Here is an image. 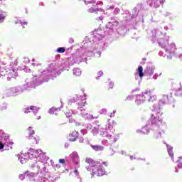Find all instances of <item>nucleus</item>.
<instances>
[{"label": "nucleus", "instance_id": "nucleus-34", "mask_svg": "<svg viewBox=\"0 0 182 182\" xmlns=\"http://www.w3.org/2000/svg\"><path fill=\"white\" fill-rule=\"evenodd\" d=\"M119 139H120V135L119 134H117L112 140V139H109L110 140L109 144H111V145L114 144V143H116V141H117V140H119Z\"/></svg>", "mask_w": 182, "mask_h": 182}, {"label": "nucleus", "instance_id": "nucleus-56", "mask_svg": "<svg viewBox=\"0 0 182 182\" xmlns=\"http://www.w3.org/2000/svg\"><path fill=\"white\" fill-rule=\"evenodd\" d=\"M133 12H134V14L132 15V18H134V16H136V14H137V8L136 7L134 8Z\"/></svg>", "mask_w": 182, "mask_h": 182}, {"label": "nucleus", "instance_id": "nucleus-10", "mask_svg": "<svg viewBox=\"0 0 182 182\" xmlns=\"http://www.w3.org/2000/svg\"><path fill=\"white\" fill-rule=\"evenodd\" d=\"M157 122V115L154 114H151L150 119L147 122L146 124L141 129H137L136 133H141V134H149L150 130L153 131L154 123Z\"/></svg>", "mask_w": 182, "mask_h": 182}, {"label": "nucleus", "instance_id": "nucleus-58", "mask_svg": "<svg viewBox=\"0 0 182 182\" xmlns=\"http://www.w3.org/2000/svg\"><path fill=\"white\" fill-rule=\"evenodd\" d=\"M22 22H23L22 20H21V19H17V20L15 21V23H16V25H18V23H20V25H22Z\"/></svg>", "mask_w": 182, "mask_h": 182}, {"label": "nucleus", "instance_id": "nucleus-13", "mask_svg": "<svg viewBox=\"0 0 182 182\" xmlns=\"http://www.w3.org/2000/svg\"><path fill=\"white\" fill-rule=\"evenodd\" d=\"M114 126H116V122L109 119L105 131H100V136H102V137H107L109 140L112 139L113 135L112 134H113V132H114V129H113Z\"/></svg>", "mask_w": 182, "mask_h": 182}, {"label": "nucleus", "instance_id": "nucleus-9", "mask_svg": "<svg viewBox=\"0 0 182 182\" xmlns=\"http://www.w3.org/2000/svg\"><path fill=\"white\" fill-rule=\"evenodd\" d=\"M154 67H146V70H144V73H143V67L139 66L138 67V72L135 73V80L136 82H138V85H140L143 80V76H148L149 77H151V76H153V74L154 73Z\"/></svg>", "mask_w": 182, "mask_h": 182}, {"label": "nucleus", "instance_id": "nucleus-31", "mask_svg": "<svg viewBox=\"0 0 182 182\" xmlns=\"http://www.w3.org/2000/svg\"><path fill=\"white\" fill-rule=\"evenodd\" d=\"M73 138H70L69 140L70 141H76L77 137H79V132L74 131L71 134Z\"/></svg>", "mask_w": 182, "mask_h": 182}, {"label": "nucleus", "instance_id": "nucleus-53", "mask_svg": "<svg viewBox=\"0 0 182 182\" xmlns=\"http://www.w3.org/2000/svg\"><path fill=\"white\" fill-rule=\"evenodd\" d=\"M78 141L79 143H83L85 141V138H83V136L78 137Z\"/></svg>", "mask_w": 182, "mask_h": 182}, {"label": "nucleus", "instance_id": "nucleus-59", "mask_svg": "<svg viewBox=\"0 0 182 182\" xmlns=\"http://www.w3.org/2000/svg\"><path fill=\"white\" fill-rule=\"evenodd\" d=\"M170 15H171V13L166 11L165 13H163V16H170Z\"/></svg>", "mask_w": 182, "mask_h": 182}, {"label": "nucleus", "instance_id": "nucleus-64", "mask_svg": "<svg viewBox=\"0 0 182 182\" xmlns=\"http://www.w3.org/2000/svg\"><path fill=\"white\" fill-rule=\"evenodd\" d=\"M59 163H60L61 164H64L65 159H59Z\"/></svg>", "mask_w": 182, "mask_h": 182}, {"label": "nucleus", "instance_id": "nucleus-18", "mask_svg": "<svg viewBox=\"0 0 182 182\" xmlns=\"http://www.w3.org/2000/svg\"><path fill=\"white\" fill-rule=\"evenodd\" d=\"M69 100L68 101V104L69 105H72V103L75 104V107H74V109L73 110H70L68 112L65 113V116L66 117H72V114H79V109H77V102H75L74 100Z\"/></svg>", "mask_w": 182, "mask_h": 182}, {"label": "nucleus", "instance_id": "nucleus-52", "mask_svg": "<svg viewBox=\"0 0 182 182\" xmlns=\"http://www.w3.org/2000/svg\"><path fill=\"white\" fill-rule=\"evenodd\" d=\"M5 20V16L0 14V23H2Z\"/></svg>", "mask_w": 182, "mask_h": 182}, {"label": "nucleus", "instance_id": "nucleus-42", "mask_svg": "<svg viewBox=\"0 0 182 182\" xmlns=\"http://www.w3.org/2000/svg\"><path fill=\"white\" fill-rule=\"evenodd\" d=\"M182 156L179 157L178 159L176 161V163H178V168H182V162H180V160H181Z\"/></svg>", "mask_w": 182, "mask_h": 182}, {"label": "nucleus", "instance_id": "nucleus-15", "mask_svg": "<svg viewBox=\"0 0 182 182\" xmlns=\"http://www.w3.org/2000/svg\"><path fill=\"white\" fill-rule=\"evenodd\" d=\"M40 77H33V80L31 81V82H26V84H23V85H21V87H23V91L25 92L26 90H28V89H32L33 87H36V86H39L41 85H42L44 82L43 79H40Z\"/></svg>", "mask_w": 182, "mask_h": 182}, {"label": "nucleus", "instance_id": "nucleus-16", "mask_svg": "<svg viewBox=\"0 0 182 182\" xmlns=\"http://www.w3.org/2000/svg\"><path fill=\"white\" fill-rule=\"evenodd\" d=\"M146 100L149 103H154V102H157V96L156 95H153V90H146Z\"/></svg>", "mask_w": 182, "mask_h": 182}, {"label": "nucleus", "instance_id": "nucleus-61", "mask_svg": "<svg viewBox=\"0 0 182 182\" xmlns=\"http://www.w3.org/2000/svg\"><path fill=\"white\" fill-rule=\"evenodd\" d=\"M69 43L72 44V43H74L75 42V39H73V38H69V41H68Z\"/></svg>", "mask_w": 182, "mask_h": 182}, {"label": "nucleus", "instance_id": "nucleus-12", "mask_svg": "<svg viewBox=\"0 0 182 182\" xmlns=\"http://www.w3.org/2000/svg\"><path fill=\"white\" fill-rule=\"evenodd\" d=\"M28 155L30 159H34V161L37 160H41V161H48L49 157L46 156V153H42L41 149L35 150L33 149H30L28 150Z\"/></svg>", "mask_w": 182, "mask_h": 182}, {"label": "nucleus", "instance_id": "nucleus-14", "mask_svg": "<svg viewBox=\"0 0 182 182\" xmlns=\"http://www.w3.org/2000/svg\"><path fill=\"white\" fill-rule=\"evenodd\" d=\"M4 76H7V80L9 81L12 77H16L18 73L12 68H6L5 67H0V77Z\"/></svg>", "mask_w": 182, "mask_h": 182}, {"label": "nucleus", "instance_id": "nucleus-41", "mask_svg": "<svg viewBox=\"0 0 182 182\" xmlns=\"http://www.w3.org/2000/svg\"><path fill=\"white\" fill-rule=\"evenodd\" d=\"M55 112H56V107H53L52 108H50L49 110H48V113L50 114H55Z\"/></svg>", "mask_w": 182, "mask_h": 182}, {"label": "nucleus", "instance_id": "nucleus-27", "mask_svg": "<svg viewBox=\"0 0 182 182\" xmlns=\"http://www.w3.org/2000/svg\"><path fill=\"white\" fill-rule=\"evenodd\" d=\"M90 14H98V12H105V10L102 8L91 7L87 10Z\"/></svg>", "mask_w": 182, "mask_h": 182}, {"label": "nucleus", "instance_id": "nucleus-48", "mask_svg": "<svg viewBox=\"0 0 182 182\" xmlns=\"http://www.w3.org/2000/svg\"><path fill=\"white\" fill-rule=\"evenodd\" d=\"M114 15H119V14H120V9L115 8L114 10Z\"/></svg>", "mask_w": 182, "mask_h": 182}, {"label": "nucleus", "instance_id": "nucleus-60", "mask_svg": "<svg viewBox=\"0 0 182 182\" xmlns=\"http://www.w3.org/2000/svg\"><path fill=\"white\" fill-rule=\"evenodd\" d=\"M113 86H114V84L113 83V82H109V89H113Z\"/></svg>", "mask_w": 182, "mask_h": 182}, {"label": "nucleus", "instance_id": "nucleus-1", "mask_svg": "<svg viewBox=\"0 0 182 182\" xmlns=\"http://www.w3.org/2000/svg\"><path fill=\"white\" fill-rule=\"evenodd\" d=\"M103 38H105V33L100 28L95 29L90 37L86 36L81 43V46L77 48L73 57L70 58V60L73 62L70 65L82 63V62H85L87 65V58L93 56L95 53L97 55V58H100L102 52L97 50V48Z\"/></svg>", "mask_w": 182, "mask_h": 182}, {"label": "nucleus", "instance_id": "nucleus-7", "mask_svg": "<svg viewBox=\"0 0 182 182\" xmlns=\"http://www.w3.org/2000/svg\"><path fill=\"white\" fill-rule=\"evenodd\" d=\"M166 129H167V125L163 123V119L159 115L156 116V122L154 124L152 128L153 138L155 139V140H160L162 137V134L166 133Z\"/></svg>", "mask_w": 182, "mask_h": 182}, {"label": "nucleus", "instance_id": "nucleus-36", "mask_svg": "<svg viewBox=\"0 0 182 182\" xmlns=\"http://www.w3.org/2000/svg\"><path fill=\"white\" fill-rule=\"evenodd\" d=\"M26 177H28V178H33V177H35V173L27 171L26 172Z\"/></svg>", "mask_w": 182, "mask_h": 182}, {"label": "nucleus", "instance_id": "nucleus-19", "mask_svg": "<svg viewBox=\"0 0 182 182\" xmlns=\"http://www.w3.org/2000/svg\"><path fill=\"white\" fill-rule=\"evenodd\" d=\"M146 101V90L142 92V94L136 95V100H135L136 105H143V103H144V102Z\"/></svg>", "mask_w": 182, "mask_h": 182}, {"label": "nucleus", "instance_id": "nucleus-2", "mask_svg": "<svg viewBox=\"0 0 182 182\" xmlns=\"http://www.w3.org/2000/svg\"><path fill=\"white\" fill-rule=\"evenodd\" d=\"M68 58V62L64 63L62 64V61L60 60H55L53 61L48 67L47 70L41 72V75H40V79L43 80L44 82H48L50 77H53V75L55 76L59 75L58 70H62V69H65V66L63 65H69V66H72L73 65H79V63H73V60H70V58ZM73 63V64H71Z\"/></svg>", "mask_w": 182, "mask_h": 182}, {"label": "nucleus", "instance_id": "nucleus-11", "mask_svg": "<svg viewBox=\"0 0 182 182\" xmlns=\"http://www.w3.org/2000/svg\"><path fill=\"white\" fill-rule=\"evenodd\" d=\"M23 92V87H22V85H18L10 88H5L4 90V95L6 97H16V96L22 95Z\"/></svg>", "mask_w": 182, "mask_h": 182}, {"label": "nucleus", "instance_id": "nucleus-20", "mask_svg": "<svg viewBox=\"0 0 182 182\" xmlns=\"http://www.w3.org/2000/svg\"><path fill=\"white\" fill-rule=\"evenodd\" d=\"M36 182H53V178L48 176L46 177V175L43 176V173H40L36 176Z\"/></svg>", "mask_w": 182, "mask_h": 182}, {"label": "nucleus", "instance_id": "nucleus-28", "mask_svg": "<svg viewBox=\"0 0 182 182\" xmlns=\"http://www.w3.org/2000/svg\"><path fill=\"white\" fill-rule=\"evenodd\" d=\"M122 15L125 18L124 21L127 22V23H129V22H130V11L126 10Z\"/></svg>", "mask_w": 182, "mask_h": 182}, {"label": "nucleus", "instance_id": "nucleus-23", "mask_svg": "<svg viewBox=\"0 0 182 182\" xmlns=\"http://www.w3.org/2000/svg\"><path fill=\"white\" fill-rule=\"evenodd\" d=\"M36 162L32 165V167H37L38 170H41V168H43V171L46 170V167H45V164L43 161H41L38 159L36 161Z\"/></svg>", "mask_w": 182, "mask_h": 182}, {"label": "nucleus", "instance_id": "nucleus-43", "mask_svg": "<svg viewBox=\"0 0 182 182\" xmlns=\"http://www.w3.org/2000/svg\"><path fill=\"white\" fill-rule=\"evenodd\" d=\"M0 110H6V103L0 104Z\"/></svg>", "mask_w": 182, "mask_h": 182}, {"label": "nucleus", "instance_id": "nucleus-22", "mask_svg": "<svg viewBox=\"0 0 182 182\" xmlns=\"http://www.w3.org/2000/svg\"><path fill=\"white\" fill-rule=\"evenodd\" d=\"M40 109L41 108L37 107L36 106L32 105L23 109V112L26 114H28V113H31V110H32L33 114H35L36 116V114H38V113H39Z\"/></svg>", "mask_w": 182, "mask_h": 182}, {"label": "nucleus", "instance_id": "nucleus-32", "mask_svg": "<svg viewBox=\"0 0 182 182\" xmlns=\"http://www.w3.org/2000/svg\"><path fill=\"white\" fill-rule=\"evenodd\" d=\"M73 76H80L82 75V70L77 68H73Z\"/></svg>", "mask_w": 182, "mask_h": 182}, {"label": "nucleus", "instance_id": "nucleus-57", "mask_svg": "<svg viewBox=\"0 0 182 182\" xmlns=\"http://www.w3.org/2000/svg\"><path fill=\"white\" fill-rule=\"evenodd\" d=\"M85 5H87V4H96V1H85Z\"/></svg>", "mask_w": 182, "mask_h": 182}, {"label": "nucleus", "instance_id": "nucleus-47", "mask_svg": "<svg viewBox=\"0 0 182 182\" xmlns=\"http://www.w3.org/2000/svg\"><path fill=\"white\" fill-rule=\"evenodd\" d=\"M50 164H51V166H53V167H57V168H59L60 167V165H59L58 164H55L53 161L50 160Z\"/></svg>", "mask_w": 182, "mask_h": 182}, {"label": "nucleus", "instance_id": "nucleus-33", "mask_svg": "<svg viewBox=\"0 0 182 182\" xmlns=\"http://www.w3.org/2000/svg\"><path fill=\"white\" fill-rule=\"evenodd\" d=\"M77 168L75 166V170H74V174L75 175L76 178L79 180V182H82V178H80V175L79 174V171H77Z\"/></svg>", "mask_w": 182, "mask_h": 182}, {"label": "nucleus", "instance_id": "nucleus-49", "mask_svg": "<svg viewBox=\"0 0 182 182\" xmlns=\"http://www.w3.org/2000/svg\"><path fill=\"white\" fill-rule=\"evenodd\" d=\"M85 127H86V129H87L88 130H90L93 127V125H92L90 124H85Z\"/></svg>", "mask_w": 182, "mask_h": 182}, {"label": "nucleus", "instance_id": "nucleus-3", "mask_svg": "<svg viewBox=\"0 0 182 182\" xmlns=\"http://www.w3.org/2000/svg\"><path fill=\"white\" fill-rule=\"evenodd\" d=\"M149 36L151 37L152 43H154L156 41H157L159 46L164 49L166 53H169V55H173L174 53V50H176V44L172 43L169 46L168 39H170V37L163 35L161 31L154 28L150 31Z\"/></svg>", "mask_w": 182, "mask_h": 182}, {"label": "nucleus", "instance_id": "nucleus-46", "mask_svg": "<svg viewBox=\"0 0 182 182\" xmlns=\"http://www.w3.org/2000/svg\"><path fill=\"white\" fill-rule=\"evenodd\" d=\"M102 144H103L104 146H109H109H112L110 144V141L109 142L107 140H102Z\"/></svg>", "mask_w": 182, "mask_h": 182}, {"label": "nucleus", "instance_id": "nucleus-8", "mask_svg": "<svg viewBox=\"0 0 182 182\" xmlns=\"http://www.w3.org/2000/svg\"><path fill=\"white\" fill-rule=\"evenodd\" d=\"M173 100V95L171 94L168 95H164L162 96V98L159 100L158 104H154L152 107L151 108V110L155 113L156 116H161L163 114V112H161V107L164 106V105H168V102H171Z\"/></svg>", "mask_w": 182, "mask_h": 182}, {"label": "nucleus", "instance_id": "nucleus-45", "mask_svg": "<svg viewBox=\"0 0 182 182\" xmlns=\"http://www.w3.org/2000/svg\"><path fill=\"white\" fill-rule=\"evenodd\" d=\"M100 114H105V115L107 114V109L106 108L102 109L101 110H100Z\"/></svg>", "mask_w": 182, "mask_h": 182}, {"label": "nucleus", "instance_id": "nucleus-44", "mask_svg": "<svg viewBox=\"0 0 182 182\" xmlns=\"http://www.w3.org/2000/svg\"><path fill=\"white\" fill-rule=\"evenodd\" d=\"M13 144H14V141H8V140H6V145L8 146L9 147H10L11 149H12L11 146H13Z\"/></svg>", "mask_w": 182, "mask_h": 182}, {"label": "nucleus", "instance_id": "nucleus-55", "mask_svg": "<svg viewBox=\"0 0 182 182\" xmlns=\"http://www.w3.org/2000/svg\"><path fill=\"white\" fill-rule=\"evenodd\" d=\"M114 114H116V109H114L113 112L109 114V117H114Z\"/></svg>", "mask_w": 182, "mask_h": 182}, {"label": "nucleus", "instance_id": "nucleus-25", "mask_svg": "<svg viewBox=\"0 0 182 182\" xmlns=\"http://www.w3.org/2000/svg\"><path fill=\"white\" fill-rule=\"evenodd\" d=\"M164 144H166V146L168 156L171 157L172 161H174V153L173 152V146H171V145H169L166 143H164Z\"/></svg>", "mask_w": 182, "mask_h": 182}, {"label": "nucleus", "instance_id": "nucleus-17", "mask_svg": "<svg viewBox=\"0 0 182 182\" xmlns=\"http://www.w3.org/2000/svg\"><path fill=\"white\" fill-rule=\"evenodd\" d=\"M70 159H71L74 165H75L76 168H79L80 167V159H79V154L77 152L74 151L70 155Z\"/></svg>", "mask_w": 182, "mask_h": 182}, {"label": "nucleus", "instance_id": "nucleus-4", "mask_svg": "<svg viewBox=\"0 0 182 182\" xmlns=\"http://www.w3.org/2000/svg\"><path fill=\"white\" fill-rule=\"evenodd\" d=\"M86 163L89 164V166H86L85 168L87 171H91V176H97V177H102L106 174V170L103 167H107L109 166V161H103L100 163V161H95L90 158L86 159ZM103 164V166L102 165Z\"/></svg>", "mask_w": 182, "mask_h": 182}, {"label": "nucleus", "instance_id": "nucleus-26", "mask_svg": "<svg viewBox=\"0 0 182 182\" xmlns=\"http://www.w3.org/2000/svg\"><path fill=\"white\" fill-rule=\"evenodd\" d=\"M6 140H9V135L5 133L4 130H0V141H6Z\"/></svg>", "mask_w": 182, "mask_h": 182}, {"label": "nucleus", "instance_id": "nucleus-63", "mask_svg": "<svg viewBox=\"0 0 182 182\" xmlns=\"http://www.w3.org/2000/svg\"><path fill=\"white\" fill-rule=\"evenodd\" d=\"M157 77H159V75L157 74H154L152 79H154V80H157Z\"/></svg>", "mask_w": 182, "mask_h": 182}, {"label": "nucleus", "instance_id": "nucleus-21", "mask_svg": "<svg viewBox=\"0 0 182 182\" xmlns=\"http://www.w3.org/2000/svg\"><path fill=\"white\" fill-rule=\"evenodd\" d=\"M146 2L152 8H159L160 5H163L166 2V0H146Z\"/></svg>", "mask_w": 182, "mask_h": 182}, {"label": "nucleus", "instance_id": "nucleus-24", "mask_svg": "<svg viewBox=\"0 0 182 182\" xmlns=\"http://www.w3.org/2000/svg\"><path fill=\"white\" fill-rule=\"evenodd\" d=\"M29 159L32 160L31 157H29V152H28L27 154H24L23 156H18V160L20 163H21V164H25V163H26V161H28V160Z\"/></svg>", "mask_w": 182, "mask_h": 182}, {"label": "nucleus", "instance_id": "nucleus-29", "mask_svg": "<svg viewBox=\"0 0 182 182\" xmlns=\"http://www.w3.org/2000/svg\"><path fill=\"white\" fill-rule=\"evenodd\" d=\"M90 146L95 151H103V150H105V147L102 145H90Z\"/></svg>", "mask_w": 182, "mask_h": 182}, {"label": "nucleus", "instance_id": "nucleus-40", "mask_svg": "<svg viewBox=\"0 0 182 182\" xmlns=\"http://www.w3.org/2000/svg\"><path fill=\"white\" fill-rule=\"evenodd\" d=\"M5 144H6V141H0V150H4V147H5Z\"/></svg>", "mask_w": 182, "mask_h": 182}, {"label": "nucleus", "instance_id": "nucleus-38", "mask_svg": "<svg viewBox=\"0 0 182 182\" xmlns=\"http://www.w3.org/2000/svg\"><path fill=\"white\" fill-rule=\"evenodd\" d=\"M103 76V71L100 70L97 73V76L95 77L96 80H100V77Z\"/></svg>", "mask_w": 182, "mask_h": 182}, {"label": "nucleus", "instance_id": "nucleus-50", "mask_svg": "<svg viewBox=\"0 0 182 182\" xmlns=\"http://www.w3.org/2000/svg\"><path fill=\"white\" fill-rule=\"evenodd\" d=\"M25 178H26V173H24V174H21V175H19L18 176V178H19V180H23Z\"/></svg>", "mask_w": 182, "mask_h": 182}, {"label": "nucleus", "instance_id": "nucleus-37", "mask_svg": "<svg viewBox=\"0 0 182 182\" xmlns=\"http://www.w3.org/2000/svg\"><path fill=\"white\" fill-rule=\"evenodd\" d=\"M176 96H181L182 97V88L179 87L175 92Z\"/></svg>", "mask_w": 182, "mask_h": 182}, {"label": "nucleus", "instance_id": "nucleus-54", "mask_svg": "<svg viewBox=\"0 0 182 182\" xmlns=\"http://www.w3.org/2000/svg\"><path fill=\"white\" fill-rule=\"evenodd\" d=\"M81 134H82L83 136H85V134H87V129H82L80 131Z\"/></svg>", "mask_w": 182, "mask_h": 182}, {"label": "nucleus", "instance_id": "nucleus-51", "mask_svg": "<svg viewBox=\"0 0 182 182\" xmlns=\"http://www.w3.org/2000/svg\"><path fill=\"white\" fill-rule=\"evenodd\" d=\"M134 99V96L133 95H128L125 100H133Z\"/></svg>", "mask_w": 182, "mask_h": 182}, {"label": "nucleus", "instance_id": "nucleus-39", "mask_svg": "<svg viewBox=\"0 0 182 182\" xmlns=\"http://www.w3.org/2000/svg\"><path fill=\"white\" fill-rule=\"evenodd\" d=\"M91 133L95 136L99 133V129L96 127H93L91 130Z\"/></svg>", "mask_w": 182, "mask_h": 182}, {"label": "nucleus", "instance_id": "nucleus-62", "mask_svg": "<svg viewBox=\"0 0 182 182\" xmlns=\"http://www.w3.org/2000/svg\"><path fill=\"white\" fill-rule=\"evenodd\" d=\"M24 25H28V21H22L21 26H23V28H25Z\"/></svg>", "mask_w": 182, "mask_h": 182}, {"label": "nucleus", "instance_id": "nucleus-35", "mask_svg": "<svg viewBox=\"0 0 182 182\" xmlns=\"http://www.w3.org/2000/svg\"><path fill=\"white\" fill-rule=\"evenodd\" d=\"M55 52H57V53H65L66 48H65V47H59Z\"/></svg>", "mask_w": 182, "mask_h": 182}, {"label": "nucleus", "instance_id": "nucleus-6", "mask_svg": "<svg viewBox=\"0 0 182 182\" xmlns=\"http://www.w3.org/2000/svg\"><path fill=\"white\" fill-rule=\"evenodd\" d=\"M119 21L112 18L111 21L106 24L105 33L107 35H113V33H116V32H117L119 35H124V33H127V27L126 25L120 26L117 31Z\"/></svg>", "mask_w": 182, "mask_h": 182}, {"label": "nucleus", "instance_id": "nucleus-5", "mask_svg": "<svg viewBox=\"0 0 182 182\" xmlns=\"http://www.w3.org/2000/svg\"><path fill=\"white\" fill-rule=\"evenodd\" d=\"M72 100L77 102V109L79 110L78 114H81L84 119H87L88 120L96 119V117H94L93 115L86 112V109H83L85 105H86V95H84L83 97L75 95L73 98L70 100V103L72 102Z\"/></svg>", "mask_w": 182, "mask_h": 182}, {"label": "nucleus", "instance_id": "nucleus-30", "mask_svg": "<svg viewBox=\"0 0 182 182\" xmlns=\"http://www.w3.org/2000/svg\"><path fill=\"white\" fill-rule=\"evenodd\" d=\"M28 136H27L30 140L33 139V134H35V130H33V128L32 127H29L28 128Z\"/></svg>", "mask_w": 182, "mask_h": 182}]
</instances>
